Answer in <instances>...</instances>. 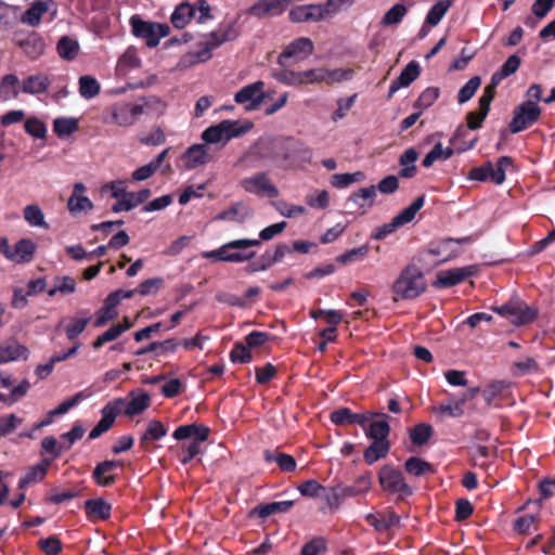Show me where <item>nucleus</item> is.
I'll list each match as a JSON object with an SVG mask.
<instances>
[{"instance_id": "aec40b11", "label": "nucleus", "mask_w": 555, "mask_h": 555, "mask_svg": "<svg viewBox=\"0 0 555 555\" xmlns=\"http://www.w3.org/2000/svg\"><path fill=\"white\" fill-rule=\"evenodd\" d=\"M288 17L293 23L302 22H319L326 18V13L323 4H305L293 8Z\"/></svg>"}, {"instance_id": "c756f323", "label": "nucleus", "mask_w": 555, "mask_h": 555, "mask_svg": "<svg viewBox=\"0 0 555 555\" xmlns=\"http://www.w3.org/2000/svg\"><path fill=\"white\" fill-rule=\"evenodd\" d=\"M468 401L467 396L455 398L451 396L446 402L436 408L435 413L439 416L461 417L464 415V404Z\"/></svg>"}, {"instance_id": "a878e982", "label": "nucleus", "mask_w": 555, "mask_h": 555, "mask_svg": "<svg viewBox=\"0 0 555 555\" xmlns=\"http://www.w3.org/2000/svg\"><path fill=\"white\" fill-rule=\"evenodd\" d=\"M388 415L385 413H374L373 418L365 426L364 431L367 438L372 440L387 439L390 433Z\"/></svg>"}, {"instance_id": "ddd939ff", "label": "nucleus", "mask_w": 555, "mask_h": 555, "mask_svg": "<svg viewBox=\"0 0 555 555\" xmlns=\"http://www.w3.org/2000/svg\"><path fill=\"white\" fill-rule=\"evenodd\" d=\"M379 483L382 488L391 493L411 495L413 490L406 485L402 473L391 466H384L379 472Z\"/></svg>"}, {"instance_id": "de8ad7c7", "label": "nucleus", "mask_w": 555, "mask_h": 555, "mask_svg": "<svg viewBox=\"0 0 555 555\" xmlns=\"http://www.w3.org/2000/svg\"><path fill=\"white\" fill-rule=\"evenodd\" d=\"M56 49L62 59L73 61L78 55L79 44L75 39L65 36L59 40Z\"/></svg>"}, {"instance_id": "13d9d810", "label": "nucleus", "mask_w": 555, "mask_h": 555, "mask_svg": "<svg viewBox=\"0 0 555 555\" xmlns=\"http://www.w3.org/2000/svg\"><path fill=\"white\" fill-rule=\"evenodd\" d=\"M167 429L159 421L153 420L147 424L146 430L141 437V442L155 441L165 437Z\"/></svg>"}, {"instance_id": "4d7b16f0", "label": "nucleus", "mask_w": 555, "mask_h": 555, "mask_svg": "<svg viewBox=\"0 0 555 555\" xmlns=\"http://www.w3.org/2000/svg\"><path fill=\"white\" fill-rule=\"evenodd\" d=\"M481 85L479 76L472 77L459 91L457 102L464 104L468 102L476 93Z\"/></svg>"}, {"instance_id": "39448f33", "label": "nucleus", "mask_w": 555, "mask_h": 555, "mask_svg": "<svg viewBox=\"0 0 555 555\" xmlns=\"http://www.w3.org/2000/svg\"><path fill=\"white\" fill-rule=\"evenodd\" d=\"M129 23L133 36L144 40L149 48L157 47L170 33L167 24L144 21L138 15L131 16Z\"/></svg>"}, {"instance_id": "412c9836", "label": "nucleus", "mask_w": 555, "mask_h": 555, "mask_svg": "<svg viewBox=\"0 0 555 555\" xmlns=\"http://www.w3.org/2000/svg\"><path fill=\"white\" fill-rule=\"evenodd\" d=\"M373 415V412L353 413L347 408H341L331 413V421L336 425L358 424L365 428Z\"/></svg>"}, {"instance_id": "0eeeda50", "label": "nucleus", "mask_w": 555, "mask_h": 555, "mask_svg": "<svg viewBox=\"0 0 555 555\" xmlns=\"http://www.w3.org/2000/svg\"><path fill=\"white\" fill-rule=\"evenodd\" d=\"M314 51V44L310 38L299 37L291 41L278 56V64L286 67L308 59Z\"/></svg>"}, {"instance_id": "72a5a7b5", "label": "nucleus", "mask_w": 555, "mask_h": 555, "mask_svg": "<svg viewBox=\"0 0 555 555\" xmlns=\"http://www.w3.org/2000/svg\"><path fill=\"white\" fill-rule=\"evenodd\" d=\"M36 250V246L33 241L23 238L18 241L14 246V251H4L7 258L11 260H16L18 262H27L31 259L34 253Z\"/></svg>"}, {"instance_id": "9d476101", "label": "nucleus", "mask_w": 555, "mask_h": 555, "mask_svg": "<svg viewBox=\"0 0 555 555\" xmlns=\"http://www.w3.org/2000/svg\"><path fill=\"white\" fill-rule=\"evenodd\" d=\"M246 129L241 127L238 121L225 119L208 127L202 133V139L205 143H227L232 138L240 137L245 133Z\"/></svg>"}, {"instance_id": "69168bd1", "label": "nucleus", "mask_w": 555, "mask_h": 555, "mask_svg": "<svg viewBox=\"0 0 555 555\" xmlns=\"http://www.w3.org/2000/svg\"><path fill=\"white\" fill-rule=\"evenodd\" d=\"M87 398V395H85L82 391L77 392L73 397L64 400L62 403H60L55 409L51 410L49 412L50 416L54 415H63L67 413L72 408L77 405L80 401L85 400Z\"/></svg>"}, {"instance_id": "6e6552de", "label": "nucleus", "mask_w": 555, "mask_h": 555, "mask_svg": "<svg viewBox=\"0 0 555 555\" xmlns=\"http://www.w3.org/2000/svg\"><path fill=\"white\" fill-rule=\"evenodd\" d=\"M541 107L535 101L526 100L515 107L513 118L509 122L512 133H518L535 124L541 116Z\"/></svg>"}, {"instance_id": "f03ea898", "label": "nucleus", "mask_w": 555, "mask_h": 555, "mask_svg": "<svg viewBox=\"0 0 555 555\" xmlns=\"http://www.w3.org/2000/svg\"><path fill=\"white\" fill-rule=\"evenodd\" d=\"M151 398L143 390L129 393L128 399L117 398L109 401L101 410V420L89 433V439L93 440L106 433L115 423L116 417L124 412L128 416L142 413L150 405Z\"/></svg>"}, {"instance_id": "a18cd8bd", "label": "nucleus", "mask_w": 555, "mask_h": 555, "mask_svg": "<svg viewBox=\"0 0 555 555\" xmlns=\"http://www.w3.org/2000/svg\"><path fill=\"white\" fill-rule=\"evenodd\" d=\"M101 91L99 81L89 75L79 78V94L86 100L95 98Z\"/></svg>"}, {"instance_id": "3c124183", "label": "nucleus", "mask_w": 555, "mask_h": 555, "mask_svg": "<svg viewBox=\"0 0 555 555\" xmlns=\"http://www.w3.org/2000/svg\"><path fill=\"white\" fill-rule=\"evenodd\" d=\"M293 505H294V501L272 502V503L259 506L257 508V513H258L259 517L267 518L273 514L286 513L293 507Z\"/></svg>"}, {"instance_id": "f3484780", "label": "nucleus", "mask_w": 555, "mask_h": 555, "mask_svg": "<svg viewBox=\"0 0 555 555\" xmlns=\"http://www.w3.org/2000/svg\"><path fill=\"white\" fill-rule=\"evenodd\" d=\"M286 9L287 5L284 0H257L248 8L246 13L262 20L269 16H279L283 14Z\"/></svg>"}, {"instance_id": "5701e85b", "label": "nucleus", "mask_w": 555, "mask_h": 555, "mask_svg": "<svg viewBox=\"0 0 555 555\" xmlns=\"http://www.w3.org/2000/svg\"><path fill=\"white\" fill-rule=\"evenodd\" d=\"M121 463L119 461L107 460L99 463L92 473V478L94 482L101 487H107L115 482L116 475L114 470L117 467H120Z\"/></svg>"}, {"instance_id": "774afa93", "label": "nucleus", "mask_w": 555, "mask_h": 555, "mask_svg": "<svg viewBox=\"0 0 555 555\" xmlns=\"http://www.w3.org/2000/svg\"><path fill=\"white\" fill-rule=\"evenodd\" d=\"M306 203L311 208L325 209L330 206V194L326 190L315 191L307 195Z\"/></svg>"}, {"instance_id": "b1692460", "label": "nucleus", "mask_w": 555, "mask_h": 555, "mask_svg": "<svg viewBox=\"0 0 555 555\" xmlns=\"http://www.w3.org/2000/svg\"><path fill=\"white\" fill-rule=\"evenodd\" d=\"M421 67L416 61H411L401 72L398 78L391 81L388 98H391L401 88L409 87L420 76Z\"/></svg>"}, {"instance_id": "c9c22d12", "label": "nucleus", "mask_w": 555, "mask_h": 555, "mask_svg": "<svg viewBox=\"0 0 555 555\" xmlns=\"http://www.w3.org/2000/svg\"><path fill=\"white\" fill-rule=\"evenodd\" d=\"M390 443L388 439L373 440L364 452V461L372 465L378 460L385 457L389 452Z\"/></svg>"}, {"instance_id": "bf43d9fd", "label": "nucleus", "mask_w": 555, "mask_h": 555, "mask_svg": "<svg viewBox=\"0 0 555 555\" xmlns=\"http://www.w3.org/2000/svg\"><path fill=\"white\" fill-rule=\"evenodd\" d=\"M363 173L360 171L353 173H335L331 177V184L337 189H345L350 184L362 179Z\"/></svg>"}, {"instance_id": "473e14b6", "label": "nucleus", "mask_w": 555, "mask_h": 555, "mask_svg": "<svg viewBox=\"0 0 555 555\" xmlns=\"http://www.w3.org/2000/svg\"><path fill=\"white\" fill-rule=\"evenodd\" d=\"M85 511L89 518L105 520L111 516L112 506L103 499L88 500Z\"/></svg>"}, {"instance_id": "79ce46f5", "label": "nucleus", "mask_w": 555, "mask_h": 555, "mask_svg": "<svg viewBox=\"0 0 555 555\" xmlns=\"http://www.w3.org/2000/svg\"><path fill=\"white\" fill-rule=\"evenodd\" d=\"M376 197V186L371 185L369 188L360 189L350 195L349 201L352 202L359 208L371 207Z\"/></svg>"}, {"instance_id": "9b49d317", "label": "nucleus", "mask_w": 555, "mask_h": 555, "mask_svg": "<svg viewBox=\"0 0 555 555\" xmlns=\"http://www.w3.org/2000/svg\"><path fill=\"white\" fill-rule=\"evenodd\" d=\"M223 43L224 41L218 33L210 31L203 36L199 42L202 48L184 55L182 62L189 65L206 62L212 57V51Z\"/></svg>"}, {"instance_id": "4468645a", "label": "nucleus", "mask_w": 555, "mask_h": 555, "mask_svg": "<svg viewBox=\"0 0 555 555\" xmlns=\"http://www.w3.org/2000/svg\"><path fill=\"white\" fill-rule=\"evenodd\" d=\"M266 99L264 82L255 81L243 87L234 95V101L245 107L246 111L257 109Z\"/></svg>"}, {"instance_id": "ea45409f", "label": "nucleus", "mask_w": 555, "mask_h": 555, "mask_svg": "<svg viewBox=\"0 0 555 555\" xmlns=\"http://www.w3.org/2000/svg\"><path fill=\"white\" fill-rule=\"evenodd\" d=\"M264 460L267 462H274L283 472H294L296 469V461L295 459L285 453L272 452L270 450H266L263 452Z\"/></svg>"}, {"instance_id": "f8f14e48", "label": "nucleus", "mask_w": 555, "mask_h": 555, "mask_svg": "<svg viewBox=\"0 0 555 555\" xmlns=\"http://www.w3.org/2000/svg\"><path fill=\"white\" fill-rule=\"evenodd\" d=\"M493 310L516 325L529 323L533 321L537 315L533 309L518 300L509 301L501 307H495Z\"/></svg>"}, {"instance_id": "58836bf2", "label": "nucleus", "mask_w": 555, "mask_h": 555, "mask_svg": "<svg viewBox=\"0 0 555 555\" xmlns=\"http://www.w3.org/2000/svg\"><path fill=\"white\" fill-rule=\"evenodd\" d=\"M23 216L25 221L34 228L48 229L42 209L37 204H30L24 207Z\"/></svg>"}, {"instance_id": "4c0bfd02", "label": "nucleus", "mask_w": 555, "mask_h": 555, "mask_svg": "<svg viewBox=\"0 0 555 555\" xmlns=\"http://www.w3.org/2000/svg\"><path fill=\"white\" fill-rule=\"evenodd\" d=\"M404 469L408 474L415 477L434 474L435 472L434 466L430 463L417 456L409 457L404 463Z\"/></svg>"}, {"instance_id": "6e6d98bb", "label": "nucleus", "mask_w": 555, "mask_h": 555, "mask_svg": "<svg viewBox=\"0 0 555 555\" xmlns=\"http://www.w3.org/2000/svg\"><path fill=\"white\" fill-rule=\"evenodd\" d=\"M359 482H363V488L350 486V487H341L337 486L338 493H340V498L344 501L347 498L357 496L363 494L369 491L371 487V480L367 476L359 477Z\"/></svg>"}, {"instance_id": "052dcab7", "label": "nucleus", "mask_w": 555, "mask_h": 555, "mask_svg": "<svg viewBox=\"0 0 555 555\" xmlns=\"http://www.w3.org/2000/svg\"><path fill=\"white\" fill-rule=\"evenodd\" d=\"M124 334V328L121 326H117L116 324L111 326L104 333L99 335L95 340L92 343V347L94 349H100L104 344L114 341L119 338Z\"/></svg>"}, {"instance_id": "423d86ee", "label": "nucleus", "mask_w": 555, "mask_h": 555, "mask_svg": "<svg viewBox=\"0 0 555 555\" xmlns=\"http://www.w3.org/2000/svg\"><path fill=\"white\" fill-rule=\"evenodd\" d=\"M425 196L421 195L416 197L411 205L400 211L397 216L392 218V220L388 223L383 224L377 228L372 233V238L374 240H383L389 234L393 233L398 228L403 227L415 218L416 214L424 206Z\"/></svg>"}, {"instance_id": "37998d69", "label": "nucleus", "mask_w": 555, "mask_h": 555, "mask_svg": "<svg viewBox=\"0 0 555 555\" xmlns=\"http://www.w3.org/2000/svg\"><path fill=\"white\" fill-rule=\"evenodd\" d=\"M53 130L60 138L68 137L78 130V119L75 117L55 118Z\"/></svg>"}, {"instance_id": "dca6fc26", "label": "nucleus", "mask_w": 555, "mask_h": 555, "mask_svg": "<svg viewBox=\"0 0 555 555\" xmlns=\"http://www.w3.org/2000/svg\"><path fill=\"white\" fill-rule=\"evenodd\" d=\"M468 242H470L469 237H462L457 240L448 237L433 245L429 253L437 256L439 261L446 262L460 256L462 250L459 245Z\"/></svg>"}, {"instance_id": "393cba45", "label": "nucleus", "mask_w": 555, "mask_h": 555, "mask_svg": "<svg viewBox=\"0 0 555 555\" xmlns=\"http://www.w3.org/2000/svg\"><path fill=\"white\" fill-rule=\"evenodd\" d=\"M251 216V209L243 202H236L214 217V221L245 222Z\"/></svg>"}, {"instance_id": "e2e57ef3", "label": "nucleus", "mask_w": 555, "mask_h": 555, "mask_svg": "<svg viewBox=\"0 0 555 555\" xmlns=\"http://www.w3.org/2000/svg\"><path fill=\"white\" fill-rule=\"evenodd\" d=\"M439 98V89L436 87L426 88L416 100L414 106L420 109L430 107Z\"/></svg>"}, {"instance_id": "7c9ffc66", "label": "nucleus", "mask_w": 555, "mask_h": 555, "mask_svg": "<svg viewBox=\"0 0 555 555\" xmlns=\"http://www.w3.org/2000/svg\"><path fill=\"white\" fill-rule=\"evenodd\" d=\"M20 79L14 74L4 75L0 80V101L17 99L21 93Z\"/></svg>"}, {"instance_id": "0e129e2a", "label": "nucleus", "mask_w": 555, "mask_h": 555, "mask_svg": "<svg viewBox=\"0 0 555 555\" xmlns=\"http://www.w3.org/2000/svg\"><path fill=\"white\" fill-rule=\"evenodd\" d=\"M369 250H370V248L367 245H362L360 247L349 249L346 253L339 255L336 258V260L344 264L354 262L358 260H362L366 257V255L369 254Z\"/></svg>"}, {"instance_id": "bb28decb", "label": "nucleus", "mask_w": 555, "mask_h": 555, "mask_svg": "<svg viewBox=\"0 0 555 555\" xmlns=\"http://www.w3.org/2000/svg\"><path fill=\"white\" fill-rule=\"evenodd\" d=\"M151 196L150 189H143L139 192H126L120 201L112 206L113 212L130 211L140 204L144 203Z\"/></svg>"}, {"instance_id": "680f3d73", "label": "nucleus", "mask_w": 555, "mask_h": 555, "mask_svg": "<svg viewBox=\"0 0 555 555\" xmlns=\"http://www.w3.org/2000/svg\"><path fill=\"white\" fill-rule=\"evenodd\" d=\"M24 128L29 135L36 139H44L47 135V127L44 122L37 117L28 118L25 121Z\"/></svg>"}, {"instance_id": "5fc2aeb1", "label": "nucleus", "mask_w": 555, "mask_h": 555, "mask_svg": "<svg viewBox=\"0 0 555 555\" xmlns=\"http://www.w3.org/2000/svg\"><path fill=\"white\" fill-rule=\"evenodd\" d=\"M272 77L285 85V86H289V87H299L300 86V72H295V70H292V69H287V68H282L280 70H274L272 73Z\"/></svg>"}, {"instance_id": "8fccbe9b", "label": "nucleus", "mask_w": 555, "mask_h": 555, "mask_svg": "<svg viewBox=\"0 0 555 555\" xmlns=\"http://www.w3.org/2000/svg\"><path fill=\"white\" fill-rule=\"evenodd\" d=\"M451 0H440L434 4L426 15V24L436 26L440 23L448 10L451 8Z\"/></svg>"}, {"instance_id": "cd10ccee", "label": "nucleus", "mask_w": 555, "mask_h": 555, "mask_svg": "<svg viewBox=\"0 0 555 555\" xmlns=\"http://www.w3.org/2000/svg\"><path fill=\"white\" fill-rule=\"evenodd\" d=\"M21 91L26 94L37 95L46 92L50 87V79L43 74L30 75L22 80Z\"/></svg>"}, {"instance_id": "864d4df0", "label": "nucleus", "mask_w": 555, "mask_h": 555, "mask_svg": "<svg viewBox=\"0 0 555 555\" xmlns=\"http://www.w3.org/2000/svg\"><path fill=\"white\" fill-rule=\"evenodd\" d=\"M434 429L428 424H417L411 431H410V439L413 444L415 446H423L426 443L430 437L433 436Z\"/></svg>"}, {"instance_id": "09e8293b", "label": "nucleus", "mask_w": 555, "mask_h": 555, "mask_svg": "<svg viewBox=\"0 0 555 555\" xmlns=\"http://www.w3.org/2000/svg\"><path fill=\"white\" fill-rule=\"evenodd\" d=\"M408 13V8L402 3H396L392 5L382 17V25L384 26H397L402 22Z\"/></svg>"}, {"instance_id": "1a4fd4ad", "label": "nucleus", "mask_w": 555, "mask_h": 555, "mask_svg": "<svg viewBox=\"0 0 555 555\" xmlns=\"http://www.w3.org/2000/svg\"><path fill=\"white\" fill-rule=\"evenodd\" d=\"M238 186L246 193L259 197L274 198L279 196V189L266 172H256L243 178L240 180Z\"/></svg>"}, {"instance_id": "7ed1b4c3", "label": "nucleus", "mask_w": 555, "mask_h": 555, "mask_svg": "<svg viewBox=\"0 0 555 555\" xmlns=\"http://www.w3.org/2000/svg\"><path fill=\"white\" fill-rule=\"evenodd\" d=\"M426 280L414 263L404 267L391 285L393 301L414 300L426 291Z\"/></svg>"}, {"instance_id": "4be33fe9", "label": "nucleus", "mask_w": 555, "mask_h": 555, "mask_svg": "<svg viewBox=\"0 0 555 555\" xmlns=\"http://www.w3.org/2000/svg\"><path fill=\"white\" fill-rule=\"evenodd\" d=\"M474 274L473 267L453 268L449 270L440 271L435 286L438 287H451L463 282L465 279Z\"/></svg>"}, {"instance_id": "2f4dec72", "label": "nucleus", "mask_w": 555, "mask_h": 555, "mask_svg": "<svg viewBox=\"0 0 555 555\" xmlns=\"http://www.w3.org/2000/svg\"><path fill=\"white\" fill-rule=\"evenodd\" d=\"M53 459H43L41 463L31 466L27 473L21 477L18 481V487L24 489L31 483L39 482L44 478L48 472V467L51 465Z\"/></svg>"}, {"instance_id": "f704fd0d", "label": "nucleus", "mask_w": 555, "mask_h": 555, "mask_svg": "<svg viewBox=\"0 0 555 555\" xmlns=\"http://www.w3.org/2000/svg\"><path fill=\"white\" fill-rule=\"evenodd\" d=\"M418 158V153L415 149L410 147L404 153L401 154L399 158V164L401 169L399 171V177L410 179L416 175V160Z\"/></svg>"}, {"instance_id": "a211bd4d", "label": "nucleus", "mask_w": 555, "mask_h": 555, "mask_svg": "<svg viewBox=\"0 0 555 555\" xmlns=\"http://www.w3.org/2000/svg\"><path fill=\"white\" fill-rule=\"evenodd\" d=\"M28 357V348L15 338H9L0 343V364L25 361Z\"/></svg>"}, {"instance_id": "c03bdc74", "label": "nucleus", "mask_w": 555, "mask_h": 555, "mask_svg": "<svg viewBox=\"0 0 555 555\" xmlns=\"http://www.w3.org/2000/svg\"><path fill=\"white\" fill-rule=\"evenodd\" d=\"M76 291V281L72 276H56L53 280V286L48 291L50 297L57 293L69 295Z\"/></svg>"}, {"instance_id": "20e7f679", "label": "nucleus", "mask_w": 555, "mask_h": 555, "mask_svg": "<svg viewBox=\"0 0 555 555\" xmlns=\"http://www.w3.org/2000/svg\"><path fill=\"white\" fill-rule=\"evenodd\" d=\"M147 102L140 103L119 102L106 108L103 121L119 127H131L145 113Z\"/></svg>"}, {"instance_id": "a19ab883", "label": "nucleus", "mask_w": 555, "mask_h": 555, "mask_svg": "<svg viewBox=\"0 0 555 555\" xmlns=\"http://www.w3.org/2000/svg\"><path fill=\"white\" fill-rule=\"evenodd\" d=\"M193 15L194 8L189 3H181L175 9L170 20L176 28L182 29L189 24Z\"/></svg>"}, {"instance_id": "6ab92c4d", "label": "nucleus", "mask_w": 555, "mask_h": 555, "mask_svg": "<svg viewBox=\"0 0 555 555\" xmlns=\"http://www.w3.org/2000/svg\"><path fill=\"white\" fill-rule=\"evenodd\" d=\"M87 191L82 182H77L73 186V193L67 201V209L72 215L87 214L94 207L89 197L85 195Z\"/></svg>"}, {"instance_id": "e433bc0d", "label": "nucleus", "mask_w": 555, "mask_h": 555, "mask_svg": "<svg viewBox=\"0 0 555 555\" xmlns=\"http://www.w3.org/2000/svg\"><path fill=\"white\" fill-rule=\"evenodd\" d=\"M50 0H37L21 17L22 23L36 26L49 10Z\"/></svg>"}, {"instance_id": "f257e3e1", "label": "nucleus", "mask_w": 555, "mask_h": 555, "mask_svg": "<svg viewBox=\"0 0 555 555\" xmlns=\"http://www.w3.org/2000/svg\"><path fill=\"white\" fill-rule=\"evenodd\" d=\"M287 223L281 221L273 223L259 232V238H240L224 243L219 248L203 253L205 259L214 261L242 263L249 261L256 256V251L248 250L250 247L261 245L262 241H270L284 231Z\"/></svg>"}, {"instance_id": "603ef678", "label": "nucleus", "mask_w": 555, "mask_h": 555, "mask_svg": "<svg viewBox=\"0 0 555 555\" xmlns=\"http://www.w3.org/2000/svg\"><path fill=\"white\" fill-rule=\"evenodd\" d=\"M366 518L378 531L388 530L390 527L397 526L400 522V517L393 512H389L380 518H376L374 515L370 514Z\"/></svg>"}, {"instance_id": "49530a36", "label": "nucleus", "mask_w": 555, "mask_h": 555, "mask_svg": "<svg viewBox=\"0 0 555 555\" xmlns=\"http://www.w3.org/2000/svg\"><path fill=\"white\" fill-rule=\"evenodd\" d=\"M451 147H443L440 142L436 143L430 152L424 157L422 165L426 168L430 167L437 160H447L453 155Z\"/></svg>"}, {"instance_id": "c85d7f7f", "label": "nucleus", "mask_w": 555, "mask_h": 555, "mask_svg": "<svg viewBox=\"0 0 555 555\" xmlns=\"http://www.w3.org/2000/svg\"><path fill=\"white\" fill-rule=\"evenodd\" d=\"M184 158L188 168H195L210 162L211 154L206 144H194L185 151Z\"/></svg>"}, {"instance_id": "2eb2a0df", "label": "nucleus", "mask_w": 555, "mask_h": 555, "mask_svg": "<svg viewBox=\"0 0 555 555\" xmlns=\"http://www.w3.org/2000/svg\"><path fill=\"white\" fill-rule=\"evenodd\" d=\"M272 158V143L260 141L246 151L237 162L245 170L254 169L261 166L266 159Z\"/></svg>"}, {"instance_id": "338daca9", "label": "nucleus", "mask_w": 555, "mask_h": 555, "mask_svg": "<svg viewBox=\"0 0 555 555\" xmlns=\"http://www.w3.org/2000/svg\"><path fill=\"white\" fill-rule=\"evenodd\" d=\"M140 59L137 54L135 49L128 48L118 60L117 67L119 70H128L131 68L139 67Z\"/></svg>"}]
</instances>
